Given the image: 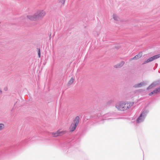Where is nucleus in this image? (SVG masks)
<instances>
[{
  "label": "nucleus",
  "mask_w": 160,
  "mask_h": 160,
  "mask_svg": "<svg viewBox=\"0 0 160 160\" xmlns=\"http://www.w3.org/2000/svg\"><path fill=\"white\" fill-rule=\"evenodd\" d=\"M45 12L43 10L39 11L33 15H29L27 16L29 19L33 20H38L42 18L45 15Z\"/></svg>",
  "instance_id": "nucleus-1"
},
{
  "label": "nucleus",
  "mask_w": 160,
  "mask_h": 160,
  "mask_svg": "<svg viewBox=\"0 0 160 160\" xmlns=\"http://www.w3.org/2000/svg\"><path fill=\"white\" fill-rule=\"evenodd\" d=\"M133 102H120L116 106V108L119 110L124 111L130 108L134 104Z\"/></svg>",
  "instance_id": "nucleus-2"
},
{
  "label": "nucleus",
  "mask_w": 160,
  "mask_h": 160,
  "mask_svg": "<svg viewBox=\"0 0 160 160\" xmlns=\"http://www.w3.org/2000/svg\"><path fill=\"white\" fill-rule=\"evenodd\" d=\"M160 57V56L159 55H157L152 57L148 59L147 61L146 62V63H148L149 62H150L152 61L153 60H154L155 59H157L159 58Z\"/></svg>",
  "instance_id": "nucleus-3"
},
{
  "label": "nucleus",
  "mask_w": 160,
  "mask_h": 160,
  "mask_svg": "<svg viewBox=\"0 0 160 160\" xmlns=\"http://www.w3.org/2000/svg\"><path fill=\"white\" fill-rule=\"evenodd\" d=\"M77 125L74 123H72L69 128V130L70 132H72L74 131L76 129Z\"/></svg>",
  "instance_id": "nucleus-4"
},
{
  "label": "nucleus",
  "mask_w": 160,
  "mask_h": 160,
  "mask_svg": "<svg viewBox=\"0 0 160 160\" xmlns=\"http://www.w3.org/2000/svg\"><path fill=\"white\" fill-rule=\"evenodd\" d=\"M79 117L78 116L76 117L74 119L73 122L72 123L77 126L79 123Z\"/></svg>",
  "instance_id": "nucleus-5"
},
{
  "label": "nucleus",
  "mask_w": 160,
  "mask_h": 160,
  "mask_svg": "<svg viewBox=\"0 0 160 160\" xmlns=\"http://www.w3.org/2000/svg\"><path fill=\"white\" fill-rule=\"evenodd\" d=\"M145 84V83L144 82H141L139 84H138L135 85L134 87L136 88H140L142 86H144Z\"/></svg>",
  "instance_id": "nucleus-6"
},
{
  "label": "nucleus",
  "mask_w": 160,
  "mask_h": 160,
  "mask_svg": "<svg viewBox=\"0 0 160 160\" xmlns=\"http://www.w3.org/2000/svg\"><path fill=\"white\" fill-rule=\"evenodd\" d=\"M142 113L138 118L137 119V122L138 123H139L142 121L144 119L143 117H142Z\"/></svg>",
  "instance_id": "nucleus-7"
},
{
  "label": "nucleus",
  "mask_w": 160,
  "mask_h": 160,
  "mask_svg": "<svg viewBox=\"0 0 160 160\" xmlns=\"http://www.w3.org/2000/svg\"><path fill=\"white\" fill-rule=\"evenodd\" d=\"M141 57V54H139L138 55L135 56L134 57L132 58L131 59V60L133 59H138Z\"/></svg>",
  "instance_id": "nucleus-8"
},
{
  "label": "nucleus",
  "mask_w": 160,
  "mask_h": 160,
  "mask_svg": "<svg viewBox=\"0 0 160 160\" xmlns=\"http://www.w3.org/2000/svg\"><path fill=\"white\" fill-rule=\"evenodd\" d=\"M124 63V62H120V63H119L117 65L115 66V67L116 68H118L120 67H121L123 66Z\"/></svg>",
  "instance_id": "nucleus-9"
},
{
  "label": "nucleus",
  "mask_w": 160,
  "mask_h": 160,
  "mask_svg": "<svg viewBox=\"0 0 160 160\" xmlns=\"http://www.w3.org/2000/svg\"><path fill=\"white\" fill-rule=\"evenodd\" d=\"M74 79L73 78H72L68 82V85H71L73 82Z\"/></svg>",
  "instance_id": "nucleus-10"
},
{
  "label": "nucleus",
  "mask_w": 160,
  "mask_h": 160,
  "mask_svg": "<svg viewBox=\"0 0 160 160\" xmlns=\"http://www.w3.org/2000/svg\"><path fill=\"white\" fill-rule=\"evenodd\" d=\"M58 132L59 135H63L65 134L67 132V131H60V130L58 131Z\"/></svg>",
  "instance_id": "nucleus-11"
},
{
  "label": "nucleus",
  "mask_w": 160,
  "mask_h": 160,
  "mask_svg": "<svg viewBox=\"0 0 160 160\" xmlns=\"http://www.w3.org/2000/svg\"><path fill=\"white\" fill-rule=\"evenodd\" d=\"M52 135L54 137H57L59 136L58 131L56 132L52 133Z\"/></svg>",
  "instance_id": "nucleus-12"
},
{
  "label": "nucleus",
  "mask_w": 160,
  "mask_h": 160,
  "mask_svg": "<svg viewBox=\"0 0 160 160\" xmlns=\"http://www.w3.org/2000/svg\"><path fill=\"white\" fill-rule=\"evenodd\" d=\"M4 128V125L3 124H0V130Z\"/></svg>",
  "instance_id": "nucleus-13"
},
{
  "label": "nucleus",
  "mask_w": 160,
  "mask_h": 160,
  "mask_svg": "<svg viewBox=\"0 0 160 160\" xmlns=\"http://www.w3.org/2000/svg\"><path fill=\"white\" fill-rule=\"evenodd\" d=\"M113 18L115 20L117 21L118 20V17L116 15H113Z\"/></svg>",
  "instance_id": "nucleus-14"
},
{
  "label": "nucleus",
  "mask_w": 160,
  "mask_h": 160,
  "mask_svg": "<svg viewBox=\"0 0 160 160\" xmlns=\"http://www.w3.org/2000/svg\"><path fill=\"white\" fill-rule=\"evenodd\" d=\"M159 89H156L155 90L153 91V92L154 94H156L158 92H159Z\"/></svg>",
  "instance_id": "nucleus-15"
},
{
  "label": "nucleus",
  "mask_w": 160,
  "mask_h": 160,
  "mask_svg": "<svg viewBox=\"0 0 160 160\" xmlns=\"http://www.w3.org/2000/svg\"><path fill=\"white\" fill-rule=\"evenodd\" d=\"M38 54L39 58L40 57V49L38 48Z\"/></svg>",
  "instance_id": "nucleus-16"
},
{
  "label": "nucleus",
  "mask_w": 160,
  "mask_h": 160,
  "mask_svg": "<svg viewBox=\"0 0 160 160\" xmlns=\"http://www.w3.org/2000/svg\"><path fill=\"white\" fill-rule=\"evenodd\" d=\"M153 94H154L153 93V92H151L149 94V95L150 96H151Z\"/></svg>",
  "instance_id": "nucleus-17"
},
{
  "label": "nucleus",
  "mask_w": 160,
  "mask_h": 160,
  "mask_svg": "<svg viewBox=\"0 0 160 160\" xmlns=\"http://www.w3.org/2000/svg\"><path fill=\"white\" fill-rule=\"evenodd\" d=\"M61 1L63 4H64V3L65 1L64 0H60V2Z\"/></svg>",
  "instance_id": "nucleus-18"
},
{
  "label": "nucleus",
  "mask_w": 160,
  "mask_h": 160,
  "mask_svg": "<svg viewBox=\"0 0 160 160\" xmlns=\"http://www.w3.org/2000/svg\"><path fill=\"white\" fill-rule=\"evenodd\" d=\"M1 92V91H0V92Z\"/></svg>",
  "instance_id": "nucleus-19"
}]
</instances>
